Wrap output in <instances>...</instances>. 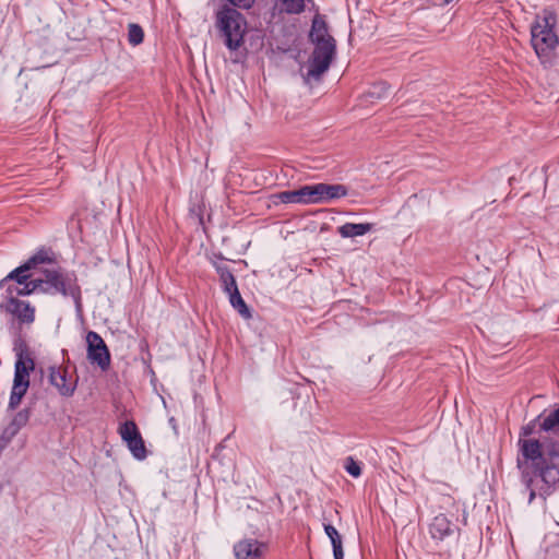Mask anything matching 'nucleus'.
<instances>
[{
  "label": "nucleus",
  "mask_w": 559,
  "mask_h": 559,
  "mask_svg": "<svg viewBox=\"0 0 559 559\" xmlns=\"http://www.w3.org/2000/svg\"><path fill=\"white\" fill-rule=\"evenodd\" d=\"M556 14L550 10H544L542 16H537L531 27V43L539 61L544 66L552 64L555 50L558 46V36L554 27Z\"/></svg>",
  "instance_id": "nucleus-1"
},
{
  "label": "nucleus",
  "mask_w": 559,
  "mask_h": 559,
  "mask_svg": "<svg viewBox=\"0 0 559 559\" xmlns=\"http://www.w3.org/2000/svg\"><path fill=\"white\" fill-rule=\"evenodd\" d=\"M216 27L224 39L225 46L235 51L243 44L247 32L245 16L234 8L223 7L216 14Z\"/></svg>",
  "instance_id": "nucleus-2"
},
{
  "label": "nucleus",
  "mask_w": 559,
  "mask_h": 559,
  "mask_svg": "<svg viewBox=\"0 0 559 559\" xmlns=\"http://www.w3.org/2000/svg\"><path fill=\"white\" fill-rule=\"evenodd\" d=\"M38 281H40L41 293L70 296L79 305L81 290L74 273L66 272L58 267H45L41 270Z\"/></svg>",
  "instance_id": "nucleus-3"
},
{
  "label": "nucleus",
  "mask_w": 559,
  "mask_h": 559,
  "mask_svg": "<svg viewBox=\"0 0 559 559\" xmlns=\"http://www.w3.org/2000/svg\"><path fill=\"white\" fill-rule=\"evenodd\" d=\"M335 53L336 43L314 45L307 62V72L304 75L305 82L310 84L312 81H320L321 76L329 70Z\"/></svg>",
  "instance_id": "nucleus-4"
},
{
  "label": "nucleus",
  "mask_w": 559,
  "mask_h": 559,
  "mask_svg": "<svg viewBox=\"0 0 559 559\" xmlns=\"http://www.w3.org/2000/svg\"><path fill=\"white\" fill-rule=\"evenodd\" d=\"M118 432L135 460L143 461L146 459L147 450L144 440L133 420L120 424Z\"/></svg>",
  "instance_id": "nucleus-5"
},
{
  "label": "nucleus",
  "mask_w": 559,
  "mask_h": 559,
  "mask_svg": "<svg viewBox=\"0 0 559 559\" xmlns=\"http://www.w3.org/2000/svg\"><path fill=\"white\" fill-rule=\"evenodd\" d=\"M86 344L90 362L106 371L110 366V353L102 336L94 331H90L86 334Z\"/></svg>",
  "instance_id": "nucleus-6"
},
{
  "label": "nucleus",
  "mask_w": 559,
  "mask_h": 559,
  "mask_svg": "<svg viewBox=\"0 0 559 559\" xmlns=\"http://www.w3.org/2000/svg\"><path fill=\"white\" fill-rule=\"evenodd\" d=\"M236 559H261L265 551V544L254 538H245L234 545Z\"/></svg>",
  "instance_id": "nucleus-7"
},
{
  "label": "nucleus",
  "mask_w": 559,
  "mask_h": 559,
  "mask_svg": "<svg viewBox=\"0 0 559 559\" xmlns=\"http://www.w3.org/2000/svg\"><path fill=\"white\" fill-rule=\"evenodd\" d=\"M49 382L66 397L72 396L76 389V381L69 379L67 369L61 367L49 368Z\"/></svg>",
  "instance_id": "nucleus-8"
},
{
  "label": "nucleus",
  "mask_w": 559,
  "mask_h": 559,
  "mask_svg": "<svg viewBox=\"0 0 559 559\" xmlns=\"http://www.w3.org/2000/svg\"><path fill=\"white\" fill-rule=\"evenodd\" d=\"M29 411L27 408L19 411L11 421L5 426L1 436L0 443L7 448L11 440L19 433V431L28 423Z\"/></svg>",
  "instance_id": "nucleus-9"
},
{
  "label": "nucleus",
  "mask_w": 559,
  "mask_h": 559,
  "mask_svg": "<svg viewBox=\"0 0 559 559\" xmlns=\"http://www.w3.org/2000/svg\"><path fill=\"white\" fill-rule=\"evenodd\" d=\"M455 525L447 515L440 513L436 515L429 524V534L433 540L442 542L451 536L455 532Z\"/></svg>",
  "instance_id": "nucleus-10"
},
{
  "label": "nucleus",
  "mask_w": 559,
  "mask_h": 559,
  "mask_svg": "<svg viewBox=\"0 0 559 559\" xmlns=\"http://www.w3.org/2000/svg\"><path fill=\"white\" fill-rule=\"evenodd\" d=\"M7 311L12 313L22 323H33L35 320V309L29 302L19 300L15 297H9Z\"/></svg>",
  "instance_id": "nucleus-11"
},
{
  "label": "nucleus",
  "mask_w": 559,
  "mask_h": 559,
  "mask_svg": "<svg viewBox=\"0 0 559 559\" xmlns=\"http://www.w3.org/2000/svg\"><path fill=\"white\" fill-rule=\"evenodd\" d=\"M309 38L313 46L319 45L320 43H336L335 39L329 34L328 25L320 15H316L312 20Z\"/></svg>",
  "instance_id": "nucleus-12"
},
{
  "label": "nucleus",
  "mask_w": 559,
  "mask_h": 559,
  "mask_svg": "<svg viewBox=\"0 0 559 559\" xmlns=\"http://www.w3.org/2000/svg\"><path fill=\"white\" fill-rule=\"evenodd\" d=\"M320 204L329 203L333 200L347 195L348 190L344 185L319 183Z\"/></svg>",
  "instance_id": "nucleus-13"
},
{
  "label": "nucleus",
  "mask_w": 559,
  "mask_h": 559,
  "mask_svg": "<svg viewBox=\"0 0 559 559\" xmlns=\"http://www.w3.org/2000/svg\"><path fill=\"white\" fill-rule=\"evenodd\" d=\"M520 451L525 461L535 462L542 457V444L535 439H520Z\"/></svg>",
  "instance_id": "nucleus-14"
},
{
  "label": "nucleus",
  "mask_w": 559,
  "mask_h": 559,
  "mask_svg": "<svg viewBox=\"0 0 559 559\" xmlns=\"http://www.w3.org/2000/svg\"><path fill=\"white\" fill-rule=\"evenodd\" d=\"M372 227L371 223H346L337 228V233L343 238H354L366 235Z\"/></svg>",
  "instance_id": "nucleus-15"
},
{
  "label": "nucleus",
  "mask_w": 559,
  "mask_h": 559,
  "mask_svg": "<svg viewBox=\"0 0 559 559\" xmlns=\"http://www.w3.org/2000/svg\"><path fill=\"white\" fill-rule=\"evenodd\" d=\"M214 266L219 275V282L224 293L228 295L231 292L237 290L238 286L229 267L223 263H215Z\"/></svg>",
  "instance_id": "nucleus-16"
},
{
  "label": "nucleus",
  "mask_w": 559,
  "mask_h": 559,
  "mask_svg": "<svg viewBox=\"0 0 559 559\" xmlns=\"http://www.w3.org/2000/svg\"><path fill=\"white\" fill-rule=\"evenodd\" d=\"M299 204H320L319 183L297 189Z\"/></svg>",
  "instance_id": "nucleus-17"
},
{
  "label": "nucleus",
  "mask_w": 559,
  "mask_h": 559,
  "mask_svg": "<svg viewBox=\"0 0 559 559\" xmlns=\"http://www.w3.org/2000/svg\"><path fill=\"white\" fill-rule=\"evenodd\" d=\"M7 292L10 295V297L15 296H25L29 295L35 292H40V281H38V277L27 280L25 283L19 286H11L9 285L7 287Z\"/></svg>",
  "instance_id": "nucleus-18"
},
{
  "label": "nucleus",
  "mask_w": 559,
  "mask_h": 559,
  "mask_svg": "<svg viewBox=\"0 0 559 559\" xmlns=\"http://www.w3.org/2000/svg\"><path fill=\"white\" fill-rule=\"evenodd\" d=\"M323 527H324V532H325L326 536L331 540L334 559H343L344 551H343L342 537H341L340 533L332 524L324 523Z\"/></svg>",
  "instance_id": "nucleus-19"
},
{
  "label": "nucleus",
  "mask_w": 559,
  "mask_h": 559,
  "mask_svg": "<svg viewBox=\"0 0 559 559\" xmlns=\"http://www.w3.org/2000/svg\"><path fill=\"white\" fill-rule=\"evenodd\" d=\"M275 7L281 13L296 15L305 11L306 0H275Z\"/></svg>",
  "instance_id": "nucleus-20"
},
{
  "label": "nucleus",
  "mask_w": 559,
  "mask_h": 559,
  "mask_svg": "<svg viewBox=\"0 0 559 559\" xmlns=\"http://www.w3.org/2000/svg\"><path fill=\"white\" fill-rule=\"evenodd\" d=\"M29 270L31 269L26 263L16 267L12 272H10L3 280L0 281V287H4L5 284L11 281L16 282L15 286L22 285L29 278V274H28Z\"/></svg>",
  "instance_id": "nucleus-21"
},
{
  "label": "nucleus",
  "mask_w": 559,
  "mask_h": 559,
  "mask_svg": "<svg viewBox=\"0 0 559 559\" xmlns=\"http://www.w3.org/2000/svg\"><path fill=\"white\" fill-rule=\"evenodd\" d=\"M229 299V304L231 307L243 318V319H250L251 311L247 304L245 302L243 298L241 297L239 289L231 292L227 295Z\"/></svg>",
  "instance_id": "nucleus-22"
},
{
  "label": "nucleus",
  "mask_w": 559,
  "mask_h": 559,
  "mask_svg": "<svg viewBox=\"0 0 559 559\" xmlns=\"http://www.w3.org/2000/svg\"><path fill=\"white\" fill-rule=\"evenodd\" d=\"M537 420H542L539 427L543 431H559V406L547 416L539 415Z\"/></svg>",
  "instance_id": "nucleus-23"
},
{
  "label": "nucleus",
  "mask_w": 559,
  "mask_h": 559,
  "mask_svg": "<svg viewBox=\"0 0 559 559\" xmlns=\"http://www.w3.org/2000/svg\"><path fill=\"white\" fill-rule=\"evenodd\" d=\"M29 386V382H23V383H13L10 399H9V409H15L20 404L22 399L27 392V389Z\"/></svg>",
  "instance_id": "nucleus-24"
},
{
  "label": "nucleus",
  "mask_w": 559,
  "mask_h": 559,
  "mask_svg": "<svg viewBox=\"0 0 559 559\" xmlns=\"http://www.w3.org/2000/svg\"><path fill=\"white\" fill-rule=\"evenodd\" d=\"M144 39V32L139 24L131 23L128 26V40L132 46L140 45Z\"/></svg>",
  "instance_id": "nucleus-25"
},
{
  "label": "nucleus",
  "mask_w": 559,
  "mask_h": 559,
  "mask_svg": "<svg viewBox=\"0 0 559 559\" xmlns=\"http://www.w3.org/2000/svg\"><path fill=\"white\" fill-rule=\"evenodd\" d=\"M29 368L25 365V362L22 359H19L15 362V370H14V379L13 383H23V382H29V374H28Z\"/></svg>",
  "instance_id": "nucleus-26"
},
{
  "label": "nucleus",
  "mask_w": 559,
  "mask_h": 559,
  "mask_svg": "<svg viewBox=\"0 0 559 559\" xmlns=\"http://www.w3.org/2000/svg\"><path fill=\"white\" fill-rule=\"evenodd\" d=\"M344 468L350 476L355 478L361 475L360 463L354 460L352 456L346 457L344 462Z\"/></svg>",
  "instance_id": "nucleus-27"
},
{
  "label": "nucleus",
  "mask_w": 559,
  "mask_h": 559,
  "mask_svg": "<svg viewBox=\"0 0 559 559\" xmlns=\"http://www.w3.org/2000/svg\"><path fill=\"white\" fill-rule=\"evenodd\" d=\"M389 86L384 82H379L372 85L368 92V94L372 98L381 99L388 95Z\"/></svg>",
  "instance_id": "nucleus-28"
},
{
  "label": "nucleus",
  "mask_w": 559,
  "mask_h": 559,
  "mask_svg": "<svg viewBox=\"0 0 559 559\" xmlns=\"http://www.w3.org/2000/svg\"><path fill=\"white\" fill-rule=\"evenodd\" d=\"M49 261L48 253L46 251H38L36 254L31 257L25 263L29 269L35 267L38 264H44Z\"/></svg>",
  "instance_id": "nucleus-29"
},
{
  "label": "nucleus",
  "mask_w": 559,
  "mask_h": 559,
  "mask_svg": "<svg viewBox=\"0 0 559 559\" xmlns=\"http://www.w3.org/2000/svg\"><path fill=\"white\" fill-rule=\"evenodd\" d=\"M276 197L280 200V202L285 203V204L299 203L297 190L283 191V192H280Z\"/></svg>",
  "instance_id": "nucleus-30"
},
{
  "label": "nucleus",
  "mask_w": 559,
  "mask_h": 559,
  "mask_svg": "<svg viewBox=\"0 0 559 559\" xmlns=\"http://www.w3.org/2000/svg\"><path fill=\"white\" fill-rule=\"evenodd\" d=\"M236 8L248 10L252 8L255 0H226Z\"/></svg>",
  "instance_id": "nucleus-31"
},
{
  "label": "nucleus",
  "mask_w": 559,
  "mask_h": 559,
  "mask_svg": "<svg viewBox=\"0 0 559 559\" xmlns=\"http://www.w3.org/2000/svg\"><path fill=\"white\" fill-rule=\"evenodd\" d=\"M533 432V426L527 425L526 427L522 428V435L523 436H530Z\"/></svg>",
  "instance_id": "nucleus-32"
},
{
  "label": "nucleus",
  "mask_w": 559,
  "mask_h": 559,
  "mask_svg": "<svg viewBox=\"0 0 559 559\" xmlns=\"http://www.w3.org/2000/svg\"><path fill=\"white\" fill-rule=\"evenodd\" d=\"M453 0H442V4H449L451 3Z\"/></svg>",
  "instance_id": "nucleus-33"
},
{
  "label": "nucleus",
  "mask_w": 559,
  "mask_h": 559,
  "mask_svg": "<svg viewBox=\"0 0 559 559\" xmlns=\"http://www.w3.org/2000/svg\"><path fill=\"white\" fill-rule=\"evenodd\" d=\"M5 448L0 443V454L2 453V451L4 450Z\"/></svg>",
  "instance_id": "nucleus-34"
},
{
  "label": "nucleus",
  "mask_w": 559,
  "mask_h": 559,
  "mask_svg": "<svg viewBox=\"0 0 559 559\" xmlns=\"http://www.w3.org/2000/svg\"><path fill=\"white\" fill-rule=\"evenodd\" d=\"M535 493L532 491L530 495L531 500L534 498Z\"/></svg>",
  "instance_id": "nucleus-35"
}]
</instances>
